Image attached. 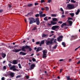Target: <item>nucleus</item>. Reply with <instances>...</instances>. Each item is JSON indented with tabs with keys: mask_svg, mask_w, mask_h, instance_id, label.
<instances>
[{
	"mask_svg": "<svg viewBox=\"0 0 80 80\" xmlns=\"http://www.w3.org/2000/svg\"><path fill=\"white\" fill-rule=\"evenodd\" d=\"M60 10L62 12H63V9L62 8H60Z\"/></svg>",
	"mask_w": 80,
	"mask_h": 80,
	"instance_id": "51",
	"label": "nucleus"
},
{
	"mask_svg": "<svg viewBox=\"0 0 80 80\" xmlns=\"http://www.w3.org/2000/svg\"><path fill=\"white\" fill-rule=\"evenodd\" d=\"M52 21L53 22H58V20L57 18H54L52 19Z\"/></svg>",
	"mask_w": 80,
	"mask_h": 80,
	"instance_id": "23",
	"label": "nucleus"
},
{
	"mask_svg": "<svg viewBox=\"0 0 80 80\" xmlns=\"http://www.w3.org/2000/svg\"><path fill=\"white\" fill-rule=\"evenodd\" d=\"M44 20H46V21H48V19H47V17H46L45 18H44Z\"/></svg>",
	"mask_w": 80,
	"mask_h": 80,
	"instance_id": "34",
	"label": "nucleus"
},
{
	"mask_svg": "<svg viewBox=\"0 0 80 80\" xmlns=\"http://www.w3.org/2000/svg\"><path fill=\"white\" fill-rule=\"evenodd\" d=\"M39 4V3H38L35 2L34 3V5L35 6H36V5H38Z\"/></svg>",
	"mask_w": 80,
	"mask_h": 80,
	"instance_id": "38",
	"label": "nucleus"
},
{
	"mask_svg": "<svg viewBox=\"0 0 80 80\" xmlns=\"http://www.w3.org/2000/svg\"><path fill=\"white\" fill-rule=\"evenodd\" d=\"M36 43L37 45H39V44H40V42H37Z\"/></svg>",
	"mask_w": 80,
	"mask_h": 80,
	"instance_id": "44",
	"label": "nucleus"
},
{
	"mask_svg": "<svg viewBox=\"0 0 80 80\" xmlns=\"http://www.w3.org/2000/svg\"><path fill=\"white\" fill-rule=\"evenodd\" d=\"M58 23H60L61 24H62V23H63V22L62 21H59L58 22Z\"/></svg>",
	"mask_w": 80,
	"mask_h": 80,
	"instance_id": "47",
	"label": "nucleus"
},
{
	"mask_svg": "<svg viewBox=\"0 0 80 80\" xmlns=\"http://www.w3.org/2000/svg\"><path fill=\"white\" fill-rule=\"evenodd\" d=\"M24 21L26 23L27 22V19H24Z\"/></svg>",
	"mask_w": 80,
	"mask_h": 80,
	"instance_id": "62",
	"label": "nucleus"
},
{
	"mask_svg": "<svg viewBox=\"0 0 80 80\" xmlns=\"http://www.w3.org/2000/svg\"><path fill=\"white\" fill-rule=\"evenodd\" d=\"M42 50V47H38L37 48L36 51L37 52H39V51H40V50Z\"/></svg>",
	"mask_w": 80,
	"mask_h": 80,
	"instance_id": "16",
	"label": "nucleus"
},
{
	"mask_svg": "<svg viewBox=\"0 0 80 80\" xmlns=\"http://www.w3.org/2000/svg\"><path fill=\"white\" fill-rule=\"evenodd\" d=\"M62 70H63L62 69H61L60 70V73H62Z\"/></svg>",
	"mask_w": 80,
	"mask_h": 80,
	"instance_id": "57",
	"label": "nucleus"
},
{
	"mask_svg": "<svg viewBox=\"0 0 80 80\" xmlns=\"http://www.w3.org/2000/svg\"><path fill=\"white\" fill-rule=\"evenodd\" d=\"M3 70H6L7 69V68L6 67V66H4L3 67Z\"/></svg>",
	"mask_w": 80,
	"mask_h": 80,
	"instance_id": "41",
	"label": "nucleus"
},
{
	"mask_svg": "<svg viewBox=\"0 0 80 80\" xmlns=\"http://www.w3.org/2000/svg\"><path fill=\"white\" fill-rule=\"evenodd\" d=\"M80 48V46H79L77 48H76L75 49V51H77V50L78 49V48Z\"/></svg>",
	"mask_w": 80,
	"mask_h": 80,
	"instance_id": "48",
	"label": "nucleus"
},
{
	"mask_svg": "<svg viewBox=\"0 0 80 80\" xmlns=\"http://www.w3.org/2000/svg\"><path fill=\"white\" fill-rule=\"evenodd\" d=\"M29 77L28 76H26V78H27V79H28L29 78Z\"/></svg>",
	"mask_w": 80,
	"mask_h": 80,
	"instance_id": "46",
	"label": "nucleus"
},
{
	"mask_svg": "<svg viewBox=\"0 0 80 80\" xmlns=\"http://www.w3.org/2000/svg\"><path fill=\"white\" fill-rule=\"evenodd\" d=\"M20 58H21V59L22 60V59H23V58H19V59H20Z\"/></svg>",
	"mask_w": 80,
	"mask_h": 80,
	"instance_id": "63",
	"label": "nucleus"
},
{
	"mask_svg": "<svg viewBox=\"0 0 80 80\" xmlns=\"http://www.w3.org/2000/svg\"><path fill=\"white\" fill-rule=\"evenodd\" d=\"M52 2V0H48V3H50Z\"/></svg>",
	"mask_w": 80,
	"mask_h": 80,
	"instance_id": "52",
	"label": "nucleus"
},
{
	"mask_svg": "<svg viewBox=\"0 0 80 80\" xmlns=\"http://www.w3.org/2000/svg\"><path fill=\"white\" fill-rule=\"evenodd\" d=\"M73 20V18H72L68 17V20Z\"/></svg>",
	"mask_w": 80,
	"mask_h": 80,
	"instance_id": "37",
	"label": "nucleus"
},
{
	"mask_svg": "<svg viewBox=\"0 0 80 80\" xmlns=\"http://www.w3.org/2000/svg\"><path fill=\"white\" fill-rule=\"evenodd\" d=\"M47 57V55L46 54H43L42 55V58H46Z\"/></svg>",
	"mask_w": 80,
	"mask_h": 80,
	"instance_id": "24",
	"label": "nucleus"
},
{
	"mask_svg": "<svg viewBox=\"0 0 80 80\" xmlns=\"http://www.w3.org/2000/svg\"><path fill=\"white\" fill-rule=\"evenodd\" d=\"M32 42H35V41L34 40V39H33L32 40Z\"/></svg>",
	"mask_w": 80,
	"mask_h": 80,
	"instance_id": "64",
	"label": "nucleus"
},
{
	"mask_svg": "<svg viewBox=\"0 0 80 80\" xmlns=\"http://www.w3.org/2000/svg\"><path fill=\"white\" fill-rule=\"evenodd\" d=\"M48 34H43L42 36V38H45V37H48Z\"/></svg>",
	"mask_w": 80,
	"mask_h": 80,
	"instance_id": "21",
	"label": "nucleus"
},
{
	"mask_svg": "<svg viewBox=\"0 0 80 80\" xmlns=\"http://www.w3.org/2000/svg\"><path fill=\"white\" fill-rule=\"evenodd\" d=\"M37 30V29L36 27H35L32 29V31H34V30Z\"/></svg>",
	"mask_w": 80,
	"mask_h": 80,
	"instance_id": "32",
	"label": "nucleus"
},
{
	"mask_svg": "<svg viewBox=\"0 0 80 80\" xmlns=\"http://www.w3.org/2000/svg\"><path fill=\"white\" fill-rule=\"evenodd\" d=\"M18 66L19 68H22V66H21V64L20 63H19L18 64Z\"/></svg>",
	"mask_w": 80,
	"mask_h": 80,
	"instance_id": "33",
	"label": "nucleus"
},
{
	"mask_svg": "<svg viewBox=\"0 0 80 80\" xmlns=\"http://www.w3.org/2000/svg\"><path fill=\"white\" fill-rule=\"evenodd\" d=\"M35 67V64H32L31 65V68H29V70H32L33 67Z\"/></svg>",
	"mask_w": 80,
	"mask_h": 80,
	"instance_id": "15",
	"label": "nucleus"
},
{
	"mask_svg": "<svg viewBox=\"0 0 80 80\" xmlns=\"http://www.w3.org/2000/svg\"><path fill=\"white\" fill-rule=\"evenodd\" d=\"M54 40V39L52 38V39H51L50 41H48L46 42V44L47 45H52L53 44V41Z\"/></svg>",
	"mask_w": 80,
	"mask_h": 80,
	"instance_id": "3",
	"label": "nucleus"
},
{
	"mask_svg": "<svg viewBox=\"0 0 80 80\" xmlns=\"http://www.w3.org/2000/svg\"><path fill=\"white\" fill-rule=\"evenodd\" d=\"M2 56L3 58H5V57H6V54H2Z\"/></svg>",
	"mask_w": 80,
	"mask_h": 80,
	"instance_id": "28",
	"label": "nucleus"
},
{
	"mask_svg": "<svg viewBox=\"0 0 80 80\" xmlns=\"http://www.w3.org/2000/svg\"><path fill=\"white\" fill-rule=\"evenodd\" d=\"M9 47H10V48H13V46H11L10 47V46H9Z\"/></svg>",
	"mask_w": 80,
	"mask_h": 80,
	"instance_id": "60",
	"label": "nucleus"
},
{
	"mask_svg": "<svg viewBox=\"0 0 80 80\" xmlns=\"http://www.w3.org/2000/svg\"><path fill=\"white\" fill-rule=\"evenodd\" d=\"M30 20V24H32L33 23H35V19L33 18H29Z\"/></svg>",
	"mask_w": 80,
	"mask_h": 80,
	"instance_id": "4",
	"label": "nucleus"
},
{
	"mask_svg": "<svg viewBox=\"0 0 80 80\" xmlns=\"http://www.w3.org/2000/svg\"><path fill=\"white\" fill-rule=\"evenodd\" d=\"M79 63H80V60L77 63V64H79Z\"/></svg>",
	"mask_w": 80,
	"mask_h": 80,
	"instance_id": "58",
	"label": "nucleus"
},
{
	"mask_svg": "<svg viewBox=\"0 0 80 80\" xmlns=\"http://www.w3.org/2000/svg\"><path fill=\"white\" fill-rule=\"evenodd\" d=\"M56 41H57V39H54V42L56 43H57V42H56Z\"/></svg>",
	"mask_w": 80,
	"mask_h": 80,
	"instance_id": "45",
	"label": "nucleus"
},
{
	"mask_svg": "<svg viewBox=\"0 0 80 80\" xmlns=\"http://www.w3.org/2000/svg\"><path fill=\"white\" fill-rule=\"evenodd\" d=\"M69 15L71 16L72 17H74V15H75L74 13H70Z\"/></svg>",
	"mask_w": 80,
	"mask_h": 80,
	"instance_id": "26",
	"label": "nucleus"
},
{
	"mask_svg": "<svg viewBox=\"0 0 80 80\" xmlns=\"http://www.w3.org/2000/svg\"><path fill=\"white\" fill-rule=\"evenodd\" d=\"M63 38V36H60L57 39L58 42L62 41V38Z\"/></svg>",
	"mask_w": 80,
	"mask_h": 80,
	"instance_id": "10",
	"label": "nucleus"
},
{
	"mask_svg": "<svg viewBox=\"0 0 80 80\" xmlns=\"http://www.w3.org/2000/svg\"><path fill=\"white\" fill-rule=\"evenodd\" d=\"M44 42H45V41H44V40H42L41 41L39 45L40 47L42 46V45H43V44H44Z\"/></svg>",
	"mask_w": 80,
	"mask_h": 80,
	"instance_id": "20",
	"label": "nucleus"
},
{
	"mask_svg": "<svg viewBox=\"0 0 80 80\" xmlns=\"http://www.w3.org/2000/svg\"><path fill=\"white\" fill-rule=\"evenodd\" d=\"M41 10L42 11H43V10H45V8H41Z\"/></svg>",
	"mask_w": 80,
	"mask_h": 80,
	"instance_id": "55",
	"label": "nucleus"
},
{
	"mask_svg": "<svg viewBox=\"0 0 80 80\" xmlns=\"http://www.w3.org/2000/svg\"><path fill=\"white\" fill-rule=\"evenodd\" d=\"M59 28V26H54L52 27V29L53 30H55L57 28Z\"/></svg>",
	"mask_w": 80,
	"mask_h": 80,
	"instance_id": "9",
	"label": "nucleus"
},
{
	"mask_svg": "<svg viewBox=\"0 0 80 80\" xmlns=\"http://www.w3.org/2000/svg\"><path fill=\"white\" fill-rule=\"evenodd\" d=\"M3 11V10L1 9V10H0V13H2Z\"/></svg>",
	"mask_w": 80,
	"mask_h": 80,
	"instance_id": "50",
	"label": "nucleus"
},
{
	"mask_svg": "<svg viewBox=\"0 0 80 80\" xmlns=\"http://www.w3.org/2000/svg\"><path fill=\"white\" fill-rule=\"evenodd\" d=\"M62 61H63V59H61L59 60V62H62Z\"/></svg>",
	"mask_w": 80,
	"mask_h": 80,
	"instance_id": "56",
	"label": "nucleus"
},
{
	"mask_svg": "<svg viewBox=\"0 0 80 80\" xmlns=\"http://www.w3.org/2000/svg\"><path fill=\"white\" fill-rule=\"evenodd\" d=\"M32 6H33L32 4L29 3L28 4V5L25 6V7H32Z\"/></svg>",
	"mask_w": 80,
	"mask_h": 80,
	"instance_id": "19",
	"label": "nucleus"
},
{
	"mask_svg": "<svg viewBox=\"0 0 80 80\" xmlns=\"http://www.w3.org/2000/svg\"><path fill=\"white\" fill-rule=\"evenodd\" d=\"M74 0H71V2L72 3H76V2L75 1H74Z\"/></svg>",
	"mask_w": 80,
	"mask_h": 80,
	"instance_id": "35",
	"label": "nucleus"
},
{
	"mask_svg": "<svg viewBox=\"0 0 80 80\" xmlns=\"http://www.w3.org/2000/svg\"><path fill=\"white\" fill-rule=\"evenodd\" d=\"M57 45H56L53 48H54V49H56V48H57Z\"/></svg>",
	"mask_w": 80,
	"mask_h": 80,
	"instance_id": "40",
	"label": "nucleus"
},
{
	"mask_svg": "<svg viewBox=\"0 0 80 80\" xmlns=\"http://www.w3.org/2000/svg\"><path fill=\"white\" fill-rule=\"evenodd\" d=\"M46 8L47 11L49 10V8L48 7H46Z\"/></svg>",
	"mask_w": 80,
	"mask_h": 80,
	"instance_id": "43",
	"label": "nucleus"
},
{
	"mask_svg": "<svg viewBox=\"0 0 80 80\" xmlns=\"http://www.w3.org/2000/svg\"><path fill=\"white\" fill-rule=\"evenodd\" d=\"M40 16V17H45L46 16V14H43V12L42 11L39 12V15L38 14H36L35 15V17H38Z\"/></svg>",
	"mask_w": 80,
	"mask_h": 80,
	"instance_id": "2",
	"label": "nucleus"
},
{
	"mask_svg": "<svg viewBox=\"0 0 80 80\" xmlns=\"http://www.w3.org/2000/svg\"><path fill=\"white\" fill-rule=\"evenodd\" d=\"M8 65L9 66V68H10V67L12 66V64L10 63H9Z\"/></svg>",
	"mask_w": 80,
	"mask_h": 80,
	"instance_id": "49",
	"label": "nucleus"
},
{
	"mask_svg": "<svg viewBox=\"0 0 80 80\" xmlns=\"http://www.w3.org/2000/svg\"><path fill=\"white\" fill-rule=\"evenodd\" d=\"M19 55H27V53L21 52L19 53Z\"/></svg>",
	"mask_w": 80,
	"mask_h": 80,
	"instance_id": "14",
	"label": "nucleus"
},
{
	"mask_svg": "<svg viewBox=\"0 0 80 80\" xmlns=\"http://www.w3.org/2000/svg\"><path fill=\"white\" fill-rule=\"evenodd\" d=\"M68 12L66 11V12H65V14L66 15H67L68 14Z\"/></svg>",
	"mask_w": 80,
	"mask_h": 80,
	"instance_id": "54",
	"label": "nucleus"
},
{
	"mask_svg": "<svg viewBox=\"0 0 80 80\" xmlns=\"http://www.w3.org/2000/svg\"><path fill=\"white\" fill-rule=\"evenodd\" d=\"M9 75H10L11 77L13 78L14 77V73L13 72H11L9 74Z\"/></svg>",
	"mask_w": 80,
	"mask_h": 80,
	"instance_id": "22",
	"label": "nucleus"
},
{
	"mask_svg": "<svg viewBox=\"0 0 80 80\" xmlns=\"http://www.w3.org/2000/svg\"><path fill=\"white\" fill-rule=\"evenodd\" d=\"M67 8L69 9V10H72L73 9V8H75V7L74 6V5L73 4H68L67 6Z\"/></svg>",
	"mask_w": 80,
	"mask_h": 80,
	"instance_id": "6",
	"label": "nucleus"
},
{
	"mask_svg": "<svg viewBox=\"0 0 80 80\" xmlns=\"http://www.w3.org/2000/svg\"><path fill=\"white\" fill-rule=\"evenodd\" d=\"M21 50H22L20 49H13L12 50L13 52H15V53H17V52H19L21 51Z\"/></svg>",
	"mask_w": 80,
	"mask_h": 80,
	"instance_id": "8",
	"label": "nucleus"
},
{
	"mask_svg": "<svg viewBox=\"0 0 80 80\" xmlns=\"http://www.w3.org/2000/svg\"><path fill=\"white\" fill-rule=\"evenodd\" d=\"M10 70H12L13 71L18 72L19 71L18 69L15 68V66H12L10 67Z\"/></svg>",
	"mask_w": 80,
	"mask_h": 80,
	"instance_id": "5",
	"label": "nucleus"
},
{
	"mask_svg": "<svg viewBox=\"0 0 80 80\" xmlns=\"http://www.w3.org/2000/svg\"><path fill=\"white\" fill-rule=\"evenodd\" d=\"M20 77H21V75H19L16 77V78H20Z\"/></svg>",
	"mask_w": 80,
	"mask_h": 80,
	"instance_id": "36",
	"label": "nucleus"
},
{
	"mask_svg": "<svg viewBox=\"0 0 80 80\" xmlns=\"http://www.w3.org/2000/svg\"><path fill=\"white\" fill-rule=\"evenodd\" d=\"M71 38H72V40H73V39H76V38H78L77 36L76 35V36H71Z\"/></svg>",
	"mask_w": 80,
	"mask_h": 80,
	"instance_id": "18",
	"label": "nucleus"
},
{
	"mask_svg": "<svg viewBox=\"0 0 80 80\" xmlns=\"http://www.w3.org/2000/svg\"><path fill=\"white\" fill-rule=\"evenodd\" d=\"M48 25L49 26H51V25H52V24L51 23V24L48 23Z\"/></svg>",
	"mask_w": 80,
	"mask_h": 80,
	"instance_id": "59",
	"label": "nucleus"
},
{
	"mask_svg": "<svg viewBox=\"0 0 80 80\" xmlns=\"http://www.w3.org/2000/svg\"><path fill=\"white\" fill-rule=\"evenodd\" d=\"M35 23L36 22V24L37 25H39L40 24V20L39 18H37L35 19Z\"/></svg>",
	"mask_w": 80,
	"mask_h": 80,
	"instance_id": "7",
	"label": "nucleus"
},
{
	"mask_svg": "<svg viewBox=\"0 0 80 80\" xmlns=\"http://www.w3.org/2000/svg\"><path fill=\"white\" fill-rule=\"evenodd\" d=\"M43 53L46 54V53H47V50H44L43 51Z\"/></svg>",
	"mask_w": 80,
	"mask_h": 80,
	"instance_id": "25",
	"label": "nucleus"
},
{
	"mask_svg": "<svg viewBox=\"0 0 80 80\" xmlns=\"http://www.w3.org/2000/svg\"><path fill=\"white\" fill-rule=\"evenodd\" d=\"M66 77L67 78V80H71V78L70 77V76H66Z\"/></svg>",
	"mask_w": 80,
	"mask_h": 80,
	"instance_id": "27",
	"label": "nucleus"
},
{
	"mask_svg": "<svg viewBox=\"0 0 80 80\" xmlns=\"http://www.w3.org/2000/svg\"><path fill=\"white\" fill-rule=\"evenodd\" d=\"M80 12V9H78L77 12H76V15H78V13H79V12Z\"/></svg>",
	"mask_w": 80,
	"mask_h": 80,
	"instance_id": "29",
	"label": "nucleus"
},
{
	"mask_svg": "<svg viewBox=\"0 0 80 80\" xmlns=\"http://www.w3.org/2000/svg\"><path fill=\"white\" fill-rule=\"evenodd\" d=\"M64 26H68V27H69L70 25H67V22H64L61 25V28H63Z\"/></svg>",
	"mask_w": 80,
	"mask_h": 80,
	"instance_id": "11",
	"label": "nucleus"
},
{
	"mask_svg": "<svg viewBox=\"0 0 80 80\" xmlns=\"http://www.w3.org/2000/svg\"><path fill=\"white\" fill-rule=\"evenodd\" d=\"M65 17V15H62V18H64Z\"/></svg>",
	"mask_w": 80,
	"mask_h": 80,
	"instance_id": "53",
	"label": "nucleus"
},
{
	"mask_svg": "<svg viewBox=\"0 0 80 80\" xmlns=\"http://www.w3.org/2000/svg\"><path fill=\"white\" fill-rule=\"evenodd\" d=\"M32 60L33 62H35L36 61V59H35V58H32Z\"/></svg>",
	"mask_w": 80,
	"mask_h": 80,
	"instance_id": "42",
	"label": "nucleus"
},
{
	"mask_svg": "<svg viewBox=\"0 0 80 80\" xmlns=\"http://www.w3.org/2000/svg\"><path fill=\"white\" fill-rule=\"evenodd\" d=\"M13 64L14 65H16L18 63V62H17V60H13L12 62Z\"/></svg>",
	"mask_w": 80,
	"mask_h": 80,
	"instance_id": "12",
	"label": "nucleus"
},
{
	"mask_svg": "<svg viewBox=\"0 0 80 80\" xmlns=\"http://www.w3.org/2000/svg\"><path fill=\"white\" fill-rule=\"evenodd\" d=\"M62 45L64 47H65V42H62Z\"/></svg>",
	"mask_w": 80,
	"mask_h": 80,
	"instance_id": "31",
	"label": "nucleus"
},
{
	"mask_svg": "<svg viewBox=\"0 0 80 80\" xmlns=\"http://www.w3.org/2000/svg\"><path fill=\"white\" fill-rule=\"evenodd\" d=\"M44 2H45V0H41V3H42Z\"/></svg>",
	"mask_w": 80,
	"mask_h": 80,
	"instance_id": "39",
	"label": "nucleus"
},
{
	"mask_svg": "<svg viewBox=\"0 0 80 80\" xmlns=\"http://www.w3.org/2000/svg\"><path fill=\"white\" fill-rule=\"evenodd\" d=\"M25 48L26 49H29L30 52H31V51L32 50V48H30V46H28L27 45H26L25 46H23L22 48V50L23 52H26V50L25 49Z\"/></svg>",
	"mask_w": 80,
	"mask_h": 80,
	"instance_id": "1",
	"label": "nucleus"
},
{
	"mask_svg": "<svg viewBox=\"0 0 80 80\" xmlns=\"http://www.w3.org/2000/svg\"><path fill=\"white\" fill-rule=\"evenodd\" d=\"M51 17H57V15L55 14H51Z\"/></svg>",
	"mask_w": 80,
	"mask_h": 80,
	"instance_id": "30",
	"label": "nucleus"
},
{
	"mask_svg": "<svg viewBox=\"0 0 80 80\" xmlns=\"http://www.w3.org/2000/svg\"><path fill=\"white\" fill-rule=\"evenodd\" d=\"M67 22H68V23L70 25V26H72V24L73 23V22L71 21L68 20L67 21Z\"/></svg>",
	"mask_w": 80,
	"mask_h": 80,
	"instance_id": "13",
	"label": "nucleus"
},
{
	"mask_svg": "<svg viewBox=\"0 0 80 80\" xmlns=\"http://www.w3.org/2000/svg\"><path fill=\"white\" fill-rule=\"evenodd\" d=\"M51 23L52 25H56L57 23V22H55V21H51Z\"/></svg>",
	"mask_w": 80,
	"mask_h": 80,
	"instance_id": "17",
	"label": "nucleus"
},
{
	"mask_svg": "<svg viewBox=\"0 0 80 80\" xmlns=\"http://www.w3.org/2000/svg\"><path fill=\"white\" fill-rule=\"evenodd\" d=\"M51 33H54V32H54V31H51Z\"/></svg>",
	"mask_w": 80,
	"mask_h": 80,
	"instance_id": "61",
	"label": "nucleus"
}]
</instances>
